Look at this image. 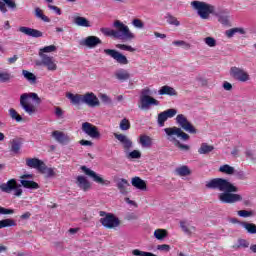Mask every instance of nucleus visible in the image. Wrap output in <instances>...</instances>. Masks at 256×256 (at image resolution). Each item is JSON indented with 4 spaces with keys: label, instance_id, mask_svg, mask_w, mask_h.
Listing matches in <instances>:
<instances>
[{
    "label": "nucleus",
    "instance_id": "1",
    "mask_svg": "<svg viewBox=\"0 0 256 256\" xmlns=\"http://www.w3.org/2000/svg\"><path fill=\"white\" fill-rule=\"evenodd\" d=\"M206 189L212 191H220L218 194V201L226 205H233L234 203H240L243 201V196L237 194L239 188L235 186L231 181L225 178H213L205 182Z\"/></svg>",
    "mask_w": 256,
    "mask_h": 256
},
{
    "label": "nucleus",
    "instance_id": "2",
    "mask_svg": "<svg viewBox=\"0 0 256 256\" xmlns=\"http://www.w3.org/2000/svg\"><path fill=\"white\" fill-rule=\"evenodd\" d=\"M113 27L114 29L103 27L100 31L103 35H106V37H114V39L133 41V39L136 38L135 33L129 29V26L125 25L120 20L114 21Z\"/></svg>",
    "mask_w": 256,
    "mask_h": 256
},
{
    "label": "nucleus",
    "instance_id": "3",
    "mask_svg": "<svg viewBox=\"0 0 256 256\" xmlns=\"http://www.w3.org/2000/svg\"><path fill=\"white\" fill-rule=\"evenodd\" d=\"M164 132L167 135L168 141H170V143H173L175 147H178L182 151H189L190 149L189 145L181 144V142L178 140V139H181L182 141H189V134L182 131L181 128L175 127V126L165 128Z\"/></svg>",
    "mask_w": 256,
    "mask_h": 256
},
{
    "label": "nucleus",
    "instance_id": "4",
    "mask_svg": "<svg viewBox=\"0 0 256 256\" xmlns=\"http://www.w3.org/2000/svg\"><path fill=\"white\" fill-rule=\"evenodd\" d=\"M31 101H35L39 105L41 103V98L34 92L24 93L20 96V107L30 116L37 113V106Z\"/></svg>",
    "mask_w": 256,
    "mask_h": 256
},
{
    "label": "nucleus",
    "instance_id": "5",
    "mask_svg": "<svg viewBox=\"0 0 256 256\" xmlns=\"http://www.w3.org/2000/svg\"><path fill=\"white\" fill-rule=\"evenodd\" d=\"M153 91L149 88H144L141 90L139 99V109L141 111H149L152 106L157 107L160 105L159 100L153 98Z\"/></svg>",
    "mask_w": 256,
    "mask_h": 256
},
{
    "label": "nucleus",
    "instance_id": "6",
    "mask_svg": "<svg viewBox=\"0 0 256 256\" xmlns=\"http://www.w3.org/2000/svg\"><path fill=\"white\" fill-rule=\"evenodd\" d=\"M190 5L192 9L197 12L200 19H209V17L215 13L216 9L215 5L199 0L192 1Z\"/></svg>",
    "mask_w": 256,
    "mask_h": 256
},
{
    "label": "nucleus",
    "instance_id": "7",
    "mask_svg": "<svg viewBox=\"0 0 256 256\" xmlns=\"http://www.w3.org/2000/svg\"><path fill=\"white\" fill-rule=\"evenodd\" d=\"M0 190L2 193H13L14 197H21L23 195L21 184L17 183V180L14 178L8 180L6 183L0 184Z\"/></svg>",
    "mask_w": 256,
    "mask_h": 256
},
{
    "label": "nucleus",
    "instance_id": "8",
    "mask_svg": "<svg viewBox=\"0 0 256 256\" xmlns=\"http://www.w3.org/2000/svg\"><path fill=\"white\" fill-rule=\"evenodd\" d=\"M99 215L102 217L100 223L103 227H106V229H115V227H119V218L115 217V215L105 211H100Z\"/></svg>",
    "mask_w": 256,
    "mask_h": 256
},
{
    "label": "nucleus",
    "instance_id": "9",
    "mask_svg": "<svg viewBox=\"0 0 256 256\" xmlns=\"http://www.w3.org/2000/svg\"><path fill=\"white\" fill-rule=\"evenodd\" d=\"M230 76L232 79H235V81H239L240 83H247V81H251L249 72L237 66L230 68Z\"/></svg>",
    "mask_w": 256,
    "mask_h": 256
},
{
    "label": "nucleus",
    "instance_id": "10",
    "mask_svg": "<svg viewBox=\"0 0 256 256\" xmlns=\"http://www.w3.org/2000/svg\"><path fill=\"white\" fill-rule=\"evenodd\" d=\"M176 123L183 131H186V133H190L191 135L197 134V129L184 114H178L176 116Z\"/></svg>",
    "mask_w": 256,
    "mask_h": 256
},
{
    "label": "nucleus",
    "instance_id": "11",
    "mask_svg": "<svg viewBox=\"0 0 256 256\" xmlns=\"http://www.w3.org/2000/svg\"><path fill=\"white\" fill-rule=\"evenodd\" d=\"M213 17H216L218 23L223 25L224 27H229L231 25V16L226 9H215L212 14Z\"/></svg>",
    "mask_w": 256,
    "mask_h": 256
},
{
    "label": "nucleus",
    "instance_id": "12",
    "mask_svg": "<svg viewBox=\"0 0 256 256\" xmlns=\"http://www.w3.org/2000/svg\"><path fill=\"white\" fill-rule=\"evenodd\" d=\"M81 129L83 133L88 135V137H91V139H101V133L99 132V128H97V126L89 122H84L82 123Z\"/></svg>",
    "mask_w": 256,
    "mask_h": 256
},
{
    "label": "nucleus",
    "instance_id": "13",
    "mask_svg": "<svg viewBox=\"0 0 256 256\" xmlns=\"http://www.w3.org/2000/svg\"><path fill=\"white\" fill-rule=\"evenodd\" d=\"M81 170L85 175L88 177H91L94 183H98L99 185H111V182L109 180H105L101 177V175L97 174V172L87 168V166H82Z\"/></svg>",
    "mask_w": 256,
    "mask_h": 256
},
{
    "label": "nucleus",
    "instance_id": "14",
    "mask_svg": "<svg viewBox=\"0 0 256 256\" xmlns=\"http://www.w3.org/2000/svg\"><path fill=\"white\" fill-rule=\"evenodd\" d=\"M104 53L109 57H112V59L119 63V65H129V60L127 59V56L123 55L121 52L117 50L105 49Z\"/></svg>",
    "mask_w": 256,
    "mask_h": 256
},
{
    "label": "nucleus",
    "instance_id": "15",
    "mask_svg": "<svg viewBox=\"0 0 256 256\" xmlns=\"http://www.w3.org/2000/svg\"><path fill=\"white\" fill-rule=\"evenodd\" d=\"M52 137L55 139L56 143H59L60 145H69L71 141H73V138L69 136L68 134H65L63 131L55 130L52 132Z\"/></svg>",
    "mask_w": 256,
    "mask_h": 256
},
{
    "label": "nucleus",
    "instance_id": "16",
    "mask_svg": "<svg viewBox=\"0 0 256 256\" xmlns=\"http://www.w3.org/2000/svg\"><path fill=\"white\" fill-rule=\"evenodd\" d=\"M83 104L88 107H99L101 102H99V98L93 92H87L83 94Z\"/></svg>",
    "mask_w": 256,
    "mask_h": 256
},
{
    "label": "nucleus",
    "instance_id": "17",
    "mask_svg": "<svg viewBox=\"0 0 256 256\" xmlns=\"http://www.w3.org/2000/svg\"><path fill=\"white\" fill-rule=\"evenodd\" d=\"M41 61L37 62L36 65H43L48 71H57V62L53 56H42Z\"/></svg>",
    "mask_w": 256,
    "mask_h": 256
},
{
    "label": "nucleus",
    "instance_id": "18",
    "mask_svg": "<svg viewBox=\"0 0 256 256\" xmlns=\"http://www.w3.org/2000/svg\"><path fill=\"white\" fill-rule=\"evenodd\" d=\"M102 41L97 36H88L80 41L82 47H88V49H95L97 45H101Z\"/></svg>",
    "mask_w": 256,
    "mask_h": 256
},
{
    "label": "nucleus",
    "instance_id": "19",
    "mask_svg": "<svg viewBox=\"0 0 256 256\" xmlns=\"http://www.w3.org/2000/svg\"><path fill=\"white\" fill-rule=\"evenodd\" d=\"M114 137L115 139H117V141H119V143H121L125 151H129V149L133 147V141H131V139H129V137H127L126 135L115 133Z\"/></svg>",
    "mask_w": 256,
    "mask_h": 256
},
{
    "label": "nucleus",
    "instance_id": "20",
    "mask_svg": "<svg viewBox=\"0 0 256 256\" xmlns=\"http://www.w3.org/2000/svg\"><path fill=\"white\" fill-rule=\"evenodd\" d=\"M180 228L182 229L183 233L189 237H191V235H195L197 231V228L189 221H181Z\"/></svg>",
    "mask_w": 256,
    "mask_h": 256
},
{
    "label": "nucleus",
    "instance_id": "21",
    "mask_svg": "<svg viewBox=\"0 0 256 256\" xmlns=\"http://www.w3.org/2000/svg\"><path fill=\"white\" fill-rule=\"evenodd\" d=\"M19 31H20V33H23L24 35H27L28 37H34V38L43 37V32H41L37 29L21 26L19 28Z\"/></svg>",
    "mask_w": 256,
    "mask_h": 256
},
{
    "label": "nucleus",
    "instance_id": "22",
    "mask_svg": "<svg viewBox=\"0 0 256 256\" xmlns=\"http://www.w3.org/2000/svg\"><path fill=\"white\" fill-rule=\"evenodd\" d=\"M7 7L11 9V11H15L17 9V3H15V0H0L1 13H7Z\"/></svg>",
    "mask_w": 256,
    "mask_h": 256
},
{
    "label": "nucleus",
    "instance_id": "23",
    "mask_svg": "<svg viewBox=\"0 0 256 256\" xmlns=\"http://www.w3.org/2000/svg\"><path fill=\"white\" fill-rule=\"evenodd\" d=\"M44 163L45 162H43V160H40L39 158L26 159L27 167H30V169H36L37 171L41 170V167L43 166Z\"/></svg>",
    "mask_w": 256,
    "mask_h": 256
},
{
    "label": "nucleus",
    "instance_id": "24",
    "mask_svg": "<svg viewBox=\"0 0 256 256\" xmlns=\"http://www.w3.org/2000/svg\"><path fill=\"white\" fill-rule=\"evenodd\" d=\"M26 177H31V175H23L21 177L20 183L25 189H39V184L35 181L27 180Z\"/></svg>",
    "mask_w": 256,
    "mask_h": 256
},
{
    "label": "nucleus",
    "instance_id": "25",
    "mask_svg": "<svg viewBox=\"0 0 256 256\" xmlns=\"http://www.w3.org/2000/svg\"><path fill=\"white\" fill-rule=\"evenodd\" d=\"M73 22L77 25V27H93L91 21L83 16H74Z\"/></svg>",
    "mask_w": 256,
    "mask_h": 256
},
{
    "label": "nucleus",
    "instance_id": "26",
    "mask_svg": "<svg viewBox=\"0 0 256 256\" xmlns=\"http://www.w3.org/2000/svg\"><path fill=\"white\" fill-rule=\"evenodd\" d=\"M115 78L118 79V81H128V79L131 78V74L126 69L120 68L115 71L114 73Z\"/></svg>",
    "mask_w": 256,
    "mask_h": 256
},
{
    "label": "nucleus",
    "instance_id": "27",
    "mask_svg": "<svg viewBox=\"0 0 256 256\" xmlns=\"http://www.w3.org/2000/svg\"><path fill=\"white\" fill-rule=\"evenodd\" d=\"M138 143H140L141 147H143L144 149H149L153 147V138L143 134V135H140Z\"/></svg>",
    "mask_w": 256,
    "mask_h": 256
},
{
    "label": "nucleus",
    "instance_id": "28",
    "mask_svg": "<svg viewBox=\"0 0 256 256\" xmlns=\"http://www.w3.org/2000/svg\"><path fill=\"white\" fill-rule=\"evenodd\" d=\"M77 185L82 191H89L91 189V183L85 176H78L77 177Z\"/></svg>",
    "mask_w": 256,
    "mask_h": 256
},
{
    "label": "nucleus",
    "instance_id": "29",
    "mask_svg": "<svg viewBox=\"0 0 256 256\" xmlns=\"http://www.w3.org/2000/svg\"><path fill=\"white\" fill-rule=\"evenodd\" d=\"M67 99H69L72 105H81L83 104V95L82 94H73L68 92L66 94Z\"/></svg>",
    "mask_w": 256,
    "mask_h": 256
},
{
    "label": "nucleus",
    "instance_id": "30",
    "mask_svg": "<svg viewBox=\"0 0 256 256\" xmlns=\"http://www.w3.org/2000/svg\"><path fill=\"white\" fill-rule=\"evenodd\" d=\"M131 184L140 191H145V189H147V184L144 182V180L137 176L132 178Z\"/></svg>",
    "mask_w": 256,
    "mask_h": 256
},
{
    "label": "nucleus",
    "instance_id": "31",
    "mask_svg": "<svg viewBox=\"0 0 256 256\" xmlns=\"http://www.w3.org/2000/svg\"><path fill=\"white\" fill-rule=\"evenodd\" d=\"M158 94L159 95H169V97H175L177 95V91L174 90L173 87L165 85L159 89Z\"/></svg>",
    "mask_w": 256,
    "mask_h": 256
},
{
    "label": "nucleus",
    "instance_id": "32",
    "mask_svg": "<svg viewBox=\"0 0 256 256\" xmlns=\"http://www.w3.org/2000/svg\"><path fill=\"white\" fill-rule=\"evenodd\" d=\"M57 51V46L49 45L39 49L38 55L39 57H49L46 53H55Z\"/></svg>",
    "mask_w": 256,
    "mask_h": 256
},
{
    "label": "nucleus",
    "instance_id": "33",
    "mask_svg": "<svg viewBox=\"0 0 256 256\" xmlns=\"http://www.w3.org/2000/svg\"><path fill=\"white\" fill-rule=\"evenodd\" d=\"M127 187H129V181L127 179L121 178L117 182V188L119 189L122 195H127Z\"/></svg>",
    "mask_w": 256,
    "mask_h": 256
},
{
    "label": "nucleus",
    "instance_id": "34",
    "mask_svg": "<svg viewBox=\"0 0 256 256\" xmlns=\"http://www.w3.org/2000/svg\"><path fill=\"white\" fill-rule=\"evenodd\" d=\"M39 173H42V175H45L47 178L55 177V170L53 168L47 167L45 163L42 164Z\"/></svg>",
    "mask_w": 256,
    "mask_h": 256
},
{
    "label": "nucleus",
    "instance_id": "35",
    "mask_svg": "<svg viewBox=\"0 0 256 256\" xmlns=\"http://www.w3.org/2000/svg\"><path fill=\"white\" fill-rule=\"evenodd\" d=\"M241 227L249 233V235H256V225L249 222H241Z\"/></svg>",
    "mask_w": 256,
    "mask_h": 256
},
{
    "label": "nucleus",
    "instance_id": "36",
    "mask_svg": "<svg viewBox=\"0 0 256 256\" xmlns=\"http://www.w3.org/2000/svg\"><path fill=\"white\" fill-rule=\"evenodd\" d=\"M175 173L178 174L179 177H187V175H191V170L189 169V166L183 165L177 167Z\"/></svg>",
    "mask_w": 256,
    "mask_h": 256
},
{
    "label": "nucleus",
    "instance_id": "37",
    "mask_svg": "<svg viewBox=\"0 0 256 256\" xmlns=\"http://www.w3.org/2000/svg\"><path fill=\"white\" fill-rule=\"evenodd\" d=\"M239 33L240 35H245V30L243 28H232L229 30H226L225 35L228 37V39H231L232 37H235Z\"/></svg>",
    "mask_w": 256,
    "mask_h": 256
},
{
    "label": "nucleus",
    "instance_id": "38",
    "mask_svg": "<svg viewBox=\"0 0 256 256\" xmlns=\"http://www.w3.org/2000/svg\"><path fill=\"white\" fill-rule=\"evenodd\" d=\"M219 172L223 173L224 175H233V173H235V167L229 164H224L219 167Z\"/></svg>",
    "mask_w": 256,
    "mask_h": 256
},
{
    "label": "nucleus",
    "instance_id": "39",
    "mask_svg": "<svg viewBox=\"0 0 256 256\" xmlns=\"http://www.w3.org/2000/svg\"><path fill=\"white\" fill-rule=\"evenodd\" d=\"M22 75H23L24 79H27L28 82L31 83V85H35V83H37V76H35V74H33L27 70H23Z\"/></svg>",
    "mask_w": 256,
    "mask_h": 256
},
{
    "label": "nucleus",
    "instance_id": "40",
    "mask_svg": "<svg viewBox=\"0 0 256 256\" xmlns=\"http://www.w3.org/2000/svg\"><path fill=\"white\" fill-rule=\"evenodd\" d=\"M215 149L213 146L207 144V143H202L200 148L198 149V153L200 155H207L208 153H211Z\"/></svg>",
    "mask_w": 256,
    "mask_h": 256
},
{
    "label": "nucleus",
    "instance_id": "41",
    "mask_svg": "<svg viewBox=\"0 0 256 256\" xmlns=\"http://www.w3.org/2000/svg\"><path fill=\"white\" fill-rule=\"evenodd\" d=\"M35 16L37 17V19H41L42 21H44V23L51 22V19H49V17H47L45 14H43V10H41L40 8L35 9Z\"/></svg>",
    "mask_w": 256,
    "mask_h": 256
},
{
    "label": "nucleus",
    "instance_id": "42",
    "mask_svg": "<svg viewBox=\"0 0 256 256\" xmlns=\"http://www.w3.org/2000/svg\"><path fill=\"white\" fill-rule=\"evenodd\" d=\"M154 237H155V239H158V241H163V239H165V237H167V230L156 229L154 231Z\"/></svg>",
    "mask_w": 256,
    "mask_h": 256
},
{
    "label": "nucleus",
    "instance_id": "43",
    "mask_svg": "<svg viewBox=\"0 0 256 256\" xmlns=\"http://www.w3.org/2000/svg\"><path fill=\"white\" fill-rule=\"evenodd\" d=\"M17 223H15V220L13 219H4L0 221V229H3L5 227H16Z\"/></svg>",
    "mask_w": 256,
    "mask_h": 256
},
{
    "label": "nucleus",
    "instance_id": "44",
    "mask_svg": "<svg viewBox=\"0 0 256 256\" xmlns=\"http://www.w3.org/2000/svg\"><path fill=\"white\" fill-rule=\"evenodd\" d=\"M11 151L12 153H15V155H17V153H19V151H21V141L14 139L11 141Z\"/></svg>",
    "mask_w": 256,
    "mask_h": 256
},
{
    "label": "nucleus",
    "instance_id": "45",
    "mask_svg": "<svg viewBox=\"0 0 256 256\" xmlns=\"http://www.w3.org/2000/svg\"><path fill=\"white\" fill-rule=\"evenodd\" d=\"M119 127L121 131H129L131 129V122H129V119L123 118L120 121Z\"/></svg>",
    "mask_w": 256,
    "mask_h": 256
},
{
    "label": "nucleus",
    "instance_id": "46",
    "mask_svg": "<svg viewBox=\"0 0 256 256\" xmlns=\"http://www.w3.org/2000/svg\"><path fill=\"white\" fill-rule=\"evenodd\" d=\"M9 115H10L11 119L16 121L17 123H21V121H23V117H21V115H19V113H17V110H15L13 108H11L9 110Z\"/></svg>",
    "mask_w": 256,
    "mask_h": 256
},
{
    "label": "nucleus",
    "instance_id": "47",
    "mask_svg": "<svg viewBox=\"0 0 256 256\" xmlns=\"http://www.w3.org/2000/svg\"><path fill=\"white\" fill-rule=\"evenodd\" d=\"M249 245V241L246 239H239L238 244L234 245L233 249H248Z\"/></svg>",
    "mask_w": 256,
    "mask_h": 256
},
{
    "label": "nucleus",
    "instance_id": "48",
    "mask_svg": "<svg viewBox=\"0 0 256 256\" xmlns=\"http://www.w3.org/2000/svg\"><path fill=\"white\" fill-rule=\"evenodd\" d=\"M11 79H13L11 73L0 71V83H7V81H11Z\"/></svg>",
    "mask_w": 256,
    "mask_h": 256
},
{
    "label": "nucleus",
    "instance_id": "49",
    "mask_svg": "<svg viewBox=\"0 0 256 256\" xmlns=\"http://www.w3.org/2000/svg\"><path fill=\"white\" fill-rule=\"evenodd\" d=\"M204 43L210 48L217 47V40L211 36L204 38Z\"/></svg>",
    "mask_w": 256,
    "mask_h": 256
},
{
    "label": "nucleus",
    "instance_id": "50",
    "mask_svg": "<svg viewBox=\"0 0 256 256\" xmlns=\"http://www.w3.org/2000/svg\"><path fill=\"white\" fill-rule=\"evenodd\" d=\"M116 48L120 49V51H129V53H135L136 51L135 48L126 44H117Z\"/></svg>",
    "mask_w": 256,
    "mask_h": 256
},
{
    "label": "nucleus",
    "instance_id": "51",
    "mask_svg": "<svg viewBox=\"0 0 256 256\" xmlns=\"http://www.w3.org/2000/svg\"><path fill=\"white\" fill-rule=\"evenodd\" d=\"M167 119L169 118L166 116L164 112H161L160 114H158L157 123L159 127H165V121H167Z\"/></svg>",
    "mask_w": 256,
    "mask_h": 256
},
{
    "label": "nucleus",
    "instance_id": "52",
    "mask_svg": "<svg viewBox=\"0 0 256 256\" xmlns=\"http://www.w3.org/2000/svg\"><path fill=\"white\" fill-rule=\"evenodd\" d=\"M237 215L239 217H243L244 219H247V217H253L254 213L253 211H248V210H239L237 212Z\"/></svg>",
    "mask_w": 256,
    "mask_h": 256
},
{
    "label": "nucleus",
    "instance_id": "53",
    "mask_svg": "<svg viewBox=\"0 0 256 256\" xmlns=\"http://www.w3.org/2000/svg\"><path fill=\"white\" fill-rule=\"evenodd\" d=\"M127 159H141V151L133 150L127 154Z\"/></svg>",
    "mask_w": 256,
    "mask_h": 256
},
{
    "label": "nucleus",
    "instance_id": "54",
    "mask_svg": "<svg viewBox=\"0 0 256 256\" xmlns=\"http://www.w3.org/2000/svg\"><path fill=\"white\" fill-rule=\"evenodd\" d=\"M99 97L104 105H111V103H113V100L107 94H100Z\"/></svg>",
    "mask_w": 256,
    "mask_h": 256
},
{
    "label": "nucleus",
    "instance_id": "55",
    "mask_svg": "<svg viewBox=\"0 0 256 256\" xmlns=\"http://www.w3.org/2000/svg\"><path fill=\"white\" fill-rule=\"evenodd\" d=\"M173 45H176V47H184V49H191V44H189L183 40L174 41Z\"/></svg>",
    "mask_w": 256,
    "mask_h": 256
},
{
    "label": "nucleus",
    "instance_id": "56",
    "mask_svg": "<svg viewBox=\"0 0 256 256\" xmlns=\"http://www.w3.org/2000/svg\"><path fill=\"white\" fill-rule=\"evenodd\" d=\"M163 113H164V115H166V118L173 119V117H175V115H177V109L171 108L166 111H163Z\"/></svg>",
    "mask_w": 256,
    "mask_h": 256
},
{
    "label": "nucleus",
    "instance_id": "57",
    "mask_svg": "<svg viewBox=\"0 0 256 256\" xmlns=\"http://www.w3.org/2000/svg\"><path fill=\"white\" fill-rule=\"evenodd\" d=\"M232 175H235L237 179H240L241 181H244V179H247V175L243 170H234V173Z\"/></svg>",
    "mask_w": 256,
    "mask_h": 256
},
{
    "label": "nucleus",
    "instance_id": "58",
    "mask_svg": "<svg viewBox=\"0 0 256 256\" xmlns=\"http://www.w3.org/2000/svg\"><path fill=\"white\" fill-rule=\"evenodd\" d=\"M167 23H169V25H174L175 27H179V25H181V22H179L175 16H169L167 18Z\"/></svg>",
    "mask_w": 256,
    "mask_h": 256
},
{
    "label": "nucleus",
    "instance_id": "59",
    "mask_svg": "<svg viewBox=\"0 0 256 256\" xmlns=\"http://www.w3.org/2000/svg\"><path fill=\"white\" fill-rule=\"evenodd\" d=\"M132 25L135 27V29H143V27H145V23H143L141 19L137 18L132 21Z\"/></svg>",
    "mask_w": 256,
    "mask_h": 256
},
{
    "label": "nucleus",
    "instance_id": "60",
    "mask_svg": "<svg viewBox=\"0 0 256 256\" xmlns=\"http://www.w3.org/2000/svg\"><path fill=\"white\" fill-rule=\"evenodd\" d=\"M54 114L58 119H63V117H65V111H63L61 107H55Z\"/></svg>",
    "mask_w": 256,
    "mask_h": 256
},
{
    "label": "nucleus",
    "instance_id": "61",
    "mask_svg": "<svg viewBox=\"0 0 256 256\" xmlns=\"http://www.w3.org/2000/svg\"><path fill=\"white\" fill-rule=\"evenodd\" d=\"M157 250L169 253L171 251V246L169 244H161L157 246Z\"/></svg>",
    "mask_w": 256,
    "mask_h": 256
},
{
    "label": "nucleus",
    "instance_id": "62",
    "mask_svg": "<svg viewBox=\"0 0 256 256\" xmlns=\"http://www.w3.org/2000/svg\"><path fill=\"white\" fill-rule=\"evenodd\" d=\"M13 213H15V210L0 206V215H13Z\"/></svg>",
    "mask_w": 256,
    "mask_h": 256
},
{
    "label": "nucleus",
    "instance_id": "63",
    "mask_svg": "<svg viewBox=\"0 0 256 256\" xmlns=\"http://www.w3.org/2000/svg\"><path fill=\"white\" fill-rule=\"evenodd\" d=\"M48 9H50V11H54V13H56V15H61L62 14L61 8H59L57 6L49 4Z\"/></svg>",
    "mask_w": 256,
    "mask_h": 256
},
{
    "label": "nucleus",
    "instance_id": "64",
    "mask_svg": "<svg viewBox=\"0 0 256 256\" xmlns=\"http://www.w3.org/2000/svg\"><path fill=\"white\" fill-rule=\"evenodd\" d=\"M223 89H225V91H231V89H233V85L227 81H225L223 83Z\"/></svg>",
    "mask_w": 256,
    "mask_h": 256
}]
</instances>
